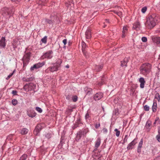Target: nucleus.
I'll return each instance as SVG.
<instances>
[{
  "label": "nucleus",
  "instance_id": "obj_1",
  "mask_svg": "<svg viewBox=\"0 0 160 160\" xmlns=\"http://www.w3.org/2000/svg\"><path fill=\"white\" fill-rule=\"evenodd\" d=\"M159 21H160V16L157 14H153L149 15L147 17L145 25L147 28L151 29L156 25L157 22Z\"/></svg>",
  "mask_w": 160,
  "mask_h": 160
},
{
  "label": "nucleus",
  "instance_id": "obj_2",
  "mask_svg": "<svg viewBox=\"0 0 160 160\" xmlns=\"http://www.w3.org/2000/svg\"><path fill=\"white\" fill-rule=\"evenodd\" d=\"M152 65L151 64L148 63H144L140 67V73L144 75H146L151 71Z\"/></svg>",
  "mask_w": 160,
  "mask_h": 160
},
{
  "label": "nucleus",
  "instance_id": "obj_3",
  "mask_svg": "<svg viewBox=\"0 0 160 160\" xmlns=\"http://www.w3.org/2000/svg\"><path fill=\"white\" fill-rule=\"evenodd\" d=\"M62 62V60L60 59H58L56 63H54L53 64V66L49 67L46 69L45 71V72L46 73H48L49 72H53L58 70L60 64Z\"/></svg>",
  "mask_w": 160,
  "mask_h": 160
},
{
  "label": "nucleus",
  "instance_id": "obj_4",
  "mask_svg": "<svg viewBox=\"0 0 160 160\" xmlns=\"http://www.w3.org/2000/svg\"><path fill=\"white\" fill-rule=\"evenodd\" d=\"M52 50H49L45 53L42 56V59L47 58L48 59H50L52 57Z\"/></svg>",
  "mask_w": 160,
  "mask_h": 160
},
{
  "label": "nucleus",
  "instance_id": "obj_5",
  "mask_svg": "<svg viewBox=\"0 0 160 160\" xmlns=\"http://www.w3.org/2000/svg\"><path fill=\"white\" fill-rule=\"evenodd\" d=\"M85 130H80L78 132L77 134L76 139L79 140L82 137H84L85 134H86V132L85 131Z\"/></svg>",
  "mask_w": 160,
  "mask_h": 160
},
{
  "label": "nucleus",
  "instance_id": "obj_6",
  "mask_svg": "<svg viewBox=\"0 0 160 160\" xmlns=\"http://www.w3.org/2000/svg\"><path fill=\"white\" fill-rule=\"evenodd\" d=\"M30 56V53H27L24 55L23 58V64H26L28 63L29 60Z\"/></svg>",
  "mask_w": 160,
  "mask_h": 160
},
{
  "label": "nucleus",
  "instance_id": "obj_7",
  "mask_svg": "<svg viewBox=\"0 0 160 160\" xmlns=\"http://www.w3.org/2000/svg\"><path fill=\"white\" fill-rule=\"evenodd\" d=\"M137 139L135 138L131 142L129 143L127 147V149L128 150L132 149L134 146L137 143Z\"/></svg>",
  "mask_w": 160,
  "mask_h": 160
},
{
  "label": "nucleus",
  "instance_id": "obj_8",
  "mask_svg": "<svg viewBox=\"0 0 160 160\" xmlns=\"http://www.w3.org/2000/svg\"><path fill=\"white\" fill-rule=\"evenodd\" d=\"M44 64L45 62H44L41 63H38L34 65L32 67H31L30 68V70L31 71L33 70L34 69H37L42 67L44 65Z\"/></svg>",
  "mask_w": 160,
  "mask_h": 160
},
{
  "label": "nucleus",
  "instance_id": "obj_9",
  "mask_svg": "<svg viewBox=\"0 0 160 160\" xmlns=\"http://www.w3.org/2000/svg\"><path fill=\"white\" fill-rule=\"evenodd\" d=\"M103 97V94L101 92L97 93L94 96L93 98L95 101L100 100Z\"/></svg>",
  "mask_w": 160,
  "mask_h": 160
},
{
  "label": "nucleus",
  "instance_id": "obj_10",
  "mask_svg": "<svg viewBox=\"0 0 160 160\" xmlns=\"http://www.w3.org/2000/svg\"><path fill=\"white\" fill-rule=\"evenodd\" d=\"M141 28V26L140 22L137 21L134 22L133 25V28L136 30H138L140 29Z\"/></svg>",
  "mask_w": 160,
  "mask_h": 160
},
{
  "label": "nucleus",
  "instance_id": "obj_11",
  "mask_svg": "<svg viewBox=\"0 0 160 160\" xmlns=\"http://www.w3.org/2000/svg\"><path fill=\"white\" fill-rule=\"evenodd\" d=\"M5 38L2 37L0 40V48H5L6 45Z\"/></svg>",
  "mask_w": 160,
  "mask_h": 160
},
{
  "label": "nucleus",
  "instance_id": "obj_12",
  "mask_svg": "<svg viewBox=\"0 0 160 160\" xmlns=\"http://www.w3.org/2000/svg\"><path fill=\"white\" fill-rule=\"evenodd\" d=\"M139 82H140V87L141 88H143L144 87V85L146 82L143 78H140L139 80Z\"/></svg>",
  "mask_w": 160,
  "mask_h": 160
},
{
  "label": "nucleus",
  "instance_id": "obj_13",
  "mask_svg": "<svg viewBox=\"0 0 160 160\" xmlns=\"http://www.w3.org/2000/svg\"><path fill=\"white\" fill-rule=\"evenodd\" d=\"M152 40L153 42L157 44H160V37L153 36Z\"/></svg>",
  "mask_w": 160,
  "mask_h": 160
},
{
  "label": "nucleus",
  "instance_id": "obj_14",
  "mask_svg": "<svg viewBox=\"0 0 160 160\" xmlns=\"http://www.w3.org/2000/svg\"><path fill=\"white\" fill-rule=\"evenodd\" d=\"M143 142V139H141L139 143L137 149V151L138 152L140 153L141 151V148L142 147Z\"/></svg>",
  "mask_w": 160,
  "mask_h": 160
},
{
  "label": "nucleus",
  "instance_id": "obj_15",
  "mask_svg": "<svg viewBox=\"0 0 160 160\" xmlns=\"http://www.w3.org/2000/svg\"><path fill=\"white\" fill-rule=\"evenodd\" d=\"M86 44L84 42L82 43V52L84 55L85 56L86 58H87L88 57V55H87V53L86 52L85 50V48H86Z\"/></svg>",
  "mask_w": 160,
  "mask_h": 160
},
{
  "label": "nucleus",
  "instance_id": "obj_16",
  "mask_svg": "<svg viewBox=\"0 0 160 160\" xmlns=\"http://www.w3.org/2000/svg\"><path fill=\"white\" fill-rule=\"evenodd\" d=\"M128 32V28L127 26H124L123 27V30L122 31V38H124L126 34Z\"/></svg>",
  "mask_w": 160,
  "mask_h": 160
},
{
  "label": "nucleus",
  "instance_id": "obj_17",
  "mask_svg": "<svg viewBox=\"0 0 160 160\" xmlns=\"http://www.w3.org/2000/svg\"><path fill=\"white\" fill-rule=\"evenodd\" d=\"M86 38L87 39H90L91 37V30L90 29H88L85 32Z\"/></svg>",
  "mask_w": 160,
  "mask_h": 160
},
{
  "label": "nucleus",
  "instance_id": "obj_18",
  "mask_svg": "<svg viewBox=\"0 0 160 160\" xmlns=\"http://www.w3.org/2000/svg\"><path fill=\"white\" fill-rule=\"evenodd\" d=\"M128 61V60L127 58H125L121 62V66L122 67H127V63Z\"/></svg>",
  "mask_w": 160,
  "mask_h": 160
},
{
  "label": "nucleus",
  "instance_id": "obj_19",
  "mask_svg": "<svg viewBox=\"0 0 160 160\" xmlns=\"http://www.w3.org/2000/svg\"><path fill=\"white\" fill-rule=\"evenodd\" d=\"M27 114L29 117L33 118L36 116V113L33 111H31L30 112H28Z\"/></svg>",
  "mask_w": 160,
  "mask_h": 160
},
{
  "label": "nucleus",
  "instance_id": "obj_20",
  "mask_svg": "<svg viewBox=\"0 0 160 160\" xmlns=\"http://www.w3.org/2000/svg\"><path fill=\"white\" fill-rule=\"evenodd\" d=\"M101 143V140L99 138L97 139L95 144V148L97 149L100 146Z\"/></svg>",
  "mask_w": 160,
  "mask_h": 160
},
{
  "label": "nucleus",
  "instance_id": "obj_21",
  "mask_svg": "<svg viewBox=\"0 0 160 160\" xmlns=\"http://www.w3.org/2000/svg\"><path fill=\"white\" fill-rule=\"evenodd\" d=\"M40 125H38L37 126L36 129L34 131V134L36 135H37L39 132V129H40Z\"/></svg>",
  "mask_w": 160,
  "mask_h": 160
},
{
  "label": "nucleus",
  "instance_id": "obj_22",
  "mask_svg": "<svg viewBox=\"0 0 160 160\" xmlns=\"http://www.w3.org/2000/svg\"><path fill=\"white\" fill-rule=\"evenodd\" d=\"M43 21H45V24H52L53 22V20H51L48 19H45L43 20Z\"/></svg>",
  "mask_w": 160,
  "mask_h": 160
},
{
  "label": "nucleus",
  "instance_id": "obj_23",
  "mask_svg": "<svg viewBox=\"0 0 160 160\" xmlns=\"http://www.w3.org/2000/svg\"><path fill=\"white\" fill-rule=\"evenodd\" d=\"M28 132V130L26 128H22L20 132V133L22 135H25L27 134Z\"/></svg>",
  "mask_w": 160,
  "mask_h": 160
},
{
  "label": "nucleus",
  "instance_id": "obj_24",
  "mask_svg": "<svg viewBox=\"0 0 160 160\" xmlns=\"http://www.w3.org/2000/svg\"><path fill=\"white\" fill-rule=\"evenodd\" d=\"M152 108L153 112H155L156 111L157 109V103L156 102H154L153 103Z\"/></svg>",
  "mask_w": 160,
  "mask_h": 160
},
{
  "label": "nucleus",
  "instance_id": "obj_25",
  "mask_svg": "<svg viewBox=\"0 0 160 160\" xmlns=\"http://www.w3.org/2000/svg\"><path fill=\"white\" fill-rule=\"evenodd\" d=\"M103 67V65H101L100 66H98V65H96L95 68V70L97 71H100L101 69Z\"/></svg>",
  "mask_w": 160,
  "mask_h": 160
},
{
  "label": "nucleus",
  "instance_id": "obj_26",
  "mask_svg": "<svg viewBox=\"0 0 160 160\" xmlns=\"http://www.w3.org/2000/svg\"><path fill=\"white\" fill-rule=\"evenodd\" d=\"M114 131L116 132L115 133L116 136L117 137H118L119 136L120 133V131H118L117 128H116L114 129Z\"/></svg>",
  "mask_w": 160,
  "mask_h": 160
},
{
  "label": "nucleus",
  "instance_id": "obj_27",
  "mask_svg": "<svg viewBox=\"0 0 160 160\" xmlns=\"http://www.w3.org/2000/svg\"><path fill=\"white\" fill-rule=\"evenodd\" d=\"M47 37L46 36H45L42 39L41 41L42 42L46 43L47 42Z\"/></svg>",
  "mask_w": 160,
  "mask_h": 160
},
{
  "label": "nucleus",
  "instance_id": "obj_28",
  "mask_svg": "<svg viewBox=\"0 0 160 160\" xmlns=\"http://www.w3.org/2000/svg\"><path fill=\"white\" fill-rule=\"evenodd\" d=\"M27 158V155L26 154H24L21 157L19 160H26Z\"/></svg>",
  "mask_w": 160,
  "mask_h": 160
},
{
  "label": "nucleus",
  "instance_id": "obj_29",
  "mask_svg": "<svg viewBox=\"0 0 160 160\" xmlns=\"http://www.w3.org/2000/svg\"><path fill=\"white\" fill-rule=\"evenodd\" d=\"M128 139V136L127 135H125V137L123 139V142L122 144H123L125 142H127Z\"/></svg>",
  "mask_w": 160,
  "mask_h": 160
},
{
  "label": "nucleus",
  "instance_id": "obj_30",
  "mask_svg": "<svg viewBox=\"0 0 160 160\" xmlns=\"http://www.w3.org/2000/svg\"><path fill=\"white\" fill-rule=\"evenodd\" d=\"M12 103L14 105H16L18 104V101L16 99H13L12 100Z\"/></svg>",
  "mask_w": 160,
  "mask_h": 160
},
{
  "label": "nucleus",
  "instance_id": "obj_31",
  "mask_svg": "<svg viewBox=\"0 0 160 160\" xmlns=\"http://www.w3.org/2000/svg\"><path fill=\"white\" fill-rule=\"evenodd\" d=\"M72 99L73 102H76L77 101L78 97L76 96H74L72 97Z\"/></svg>",
  "mask_w": 160,
  "mask_h": 160
},
{
  "label": "nucleus",
  "instance_id": "obj_32",
  "mask_svg": "<svg viewBox=\"0 0 160 160\" xmlns=\"http://www.w3.org/2000/svg\"><path fill=\"white\" fill-rule=\"evenodd\" d=\"M151 125V122L150 121H148L146 125L147 128H148Z\"/></svg>",
  "mask_w": 160,
  "mask_h": 160
},
{
  "label": "nucleus",
  "instance_id": "obj_33",
  "mask_svg": "<svg viewBox=\"0 0 160 160\" xmlns=\"http://www.w3.org/2000/svg\"><path fill=\"white\" fill-rule=\"evenodd\" d=\"M159 121V119L158 117H157L156 118L155 122L153 123V125L155 126L156 123H158Z\"/></svg>",
  "mask_w": 160,
  "mask_h": 160
},
{
  "label": "nucleus",
  "instance_id": "obj_34",
  "mask_svg": "<svg viewBox=\"0 0 160 160\" xmlns=\"http://www.w3.org/2000/svg\"><path fill=\"white\" fill-rule=\"evenodd\" d=\"M144 109L146 111H148L149 110V107L147 105H145L144 107Z\"/></svg>",
  "mask_w": 160,
  "mask_h": 160
},
{
  "label": "nucleus",
  "instance_id": "obj_35",
  "mask_svg": "<svg viewBox=\"0 0 160 160\" xmlns=\"http://www.w3.org/2000/svg\"><path fill=\"white\" fill-rule=\"evenodd\" d=\"M90 118V115L89 113L88 112L86 114L85 118L86 119H89Z\"/></svg>",
  "mask_w": 160,
  "mask_h": 160
},
{
  "label": "nucleus",
  "instance_id": "obj_36",
  "mask_svg": "<svg viewBox=\"0 0 160 160\" xmlns=\"http://www.w3.org/2000/svg\"><path fill=\"white\" fill-rule=\"evenodd\" d=\"M147 10V8L146 7H145L141 9V11L143 13H144Z\"/></svg>",
  "mask_w": 160,
  "mask_h": 160
},
{
  "label": "nucleus",
  "instance_id": "obj_37",
  "mask_svg": "<svg viewBox=\"0 0 160 160\" xmlns=\"http://www.w3.org/2000/svg\"><path fill=\"white\" fill-rule=\"evenodd\" d=\"M36 109L40 113H41L42 112V109L38 107H36Z\"/></svg>",
  "mask_w": 160,
  "mask_h": 160
},
{
  "label": "nucleus",
  "instance_id": "obj_38",
  "mask_svg": "<svg viewBox=\"0 0 160 160\" xmlns=\"http://www.w3.org/2000/svg\"><path fill=\"white\" fill-rule=\"evenodd\" d=\"M142 40L143 42H146L147 41V38L145 37H142Z\"/></svg>",
  "mask_w": 160,
  "mask_h": 160
},
{
  "label": "nucleus",
  "instance_id": "obj_39",
  "mask_svg": "<svg viewBox=\"0 0 160 160\" xmlns=\"http://www.w3.org/2000/svg\"><path fill=\"white\" fill-rule=\"evenodd\" d=\"M71 95H68L66 96V99L68 100H70L71 98Z\"/></svg>",
  "mask_w": 160,
  "mask_h": 160
},
{
  "label": "nucleus",
  "instance_id": "obj_40",
  "mask_svg": "<svg viewBox=\"0 0 160 160\" xmlns=\"http://www.w3.org/2000/svg\"><path fill=\"white\" fill-rule=\"evenodd\" d=\"M13 72H12V73L10 74H9L8 77H7V78H6V79L7 80H8V79H9L12 76V75H13Z\"/></svg>",
  "mask_w": 160,
  "mask_h": 160
},
{
  "label": "nucleus",
  "instance_id": "obj_41",
  "mask_svg": "<svg viewBox=\"0 0 160 160\" xmlns=\"http://www.w3.org/2000/svg\"><path fill=\"white\" fill-rule=\"evenodd\" d=\"M17 92L16 90H13L12 92V93L14 95H17Z\"/></svg>",
  "mask_w": 160,
  "mask_h": 160
},
{
  "label": "nucleus",
  "instance_id": "obj_42",
  "mask_svg": "<svg viewBox=\"0 0 160 160\" xmlns=\"http://www.w3.org/2000/svg\"><path fill=\"white\" fill-rule=\"evenodd\" d=\"M157 138L158 142H160V134H158L157 136Z\"/></svg>",
  "mask_w": 160,
  "mask_h": 160
},
{
  "label": "nucleus",
  "instance_id": "obj_43",
  "mask_svg": "<svg viewBox=\"0 0 160 160\" xmlns=\"http://www.w3.org/2000/svg\"><path fill=\"white\" fill-rule=\"evenodd\" d=\"M103 132L104 133H106L107 132H108V130L106 128H104L103 129Z\"/></svg>",
  "mask_w": 160,
  "mask_h": 160
},
{
  "label": "nucleus",
  "instance_id": "obj_44",
  "mask_svg": "<svg viewBox=\"0 0 160 160\" xmlns=\"http://www.w3.org/2000/svg\"><path fill=\"white\" fill-rule=\"evenodd\" d=\"M62 42L64 43V45L65 46L66 45V43H67V39H64L62 41Z\"/></svg>",
  "mask_w": 160,
  "mask_h": 160
},
{
  "label": "nucleus",
  "instance_id": "obj_45",
  "mask_svg": "<svg viewBox=\"0 0 160 160\" xmlns=\"http://www.w3.org/2000/svg\"><path fill=\"white\" fill-rule=\"evenodd\" d=\"M156 97H158L159 98H158V101H159L160 100V98L159 97V95L158 93H157V94L156 95L155 98H156Z\"/></svg>",
  "mask_w": 160,
  "mask_h": 160
},
{
  "label": "nucleus",
  "instance_id": "obj_46",
  "mask_svg": "<svg viewBox=\"0 0 160 160\" xmlns=\"http://www.w3.org/2000/svg\"><path fill=\"white\" fill-rule=\"evenodd\" d=\"M100 126V124L99 123L97 124V123L95 126V128H98V127H99Z\"/></svg>",
  "mask_w": 160,
  "mask_h": 160
},
{
  "label": "nucleus",
  "instance_id": "obj_47",
  "mask_svg": "<svg viewBox=\"0 0 160 160\" xmlns=\"http://www.w3.org/2000/svg\"><path fill=\"white\" fill-rule=\"evenodd\" d=\"M46 137L48 138H51V135L49 134H47L46 135Z\"/></svg>",
  "mask_w": 160,
  "mask_h": 160
},
{
  "label": "nucleus",
  "instance_id": "obj_48",
  "mask_svg": "<svg viewBox=\"0 0 160 160\" xmlns=\"http://www.w3.org/2000/svg\"><path fill=\"white\" fill-rule=\"evenodd\" d=\"M103 82L102 81L100 82H99L98 84L99 85L101 86L103 84Z\"/></svg>",
  "mask_w": 160,
  "mask_h": 160
},
{
  "label": "nucleus",
  "instance_id": "obj_49",
  "mask_svg": "<svg viewBox=\"0 0 160 160\" xmlns=\"http://www.w3.org/2000/svg\"><path fill=\"white\" fill-rule=\"evenodd\" d=\"M104 23H106V24L107 23H109V20L108 19H106V21Z\"/></svg>",
  "mask_w": 160,
  "mask_h": 160
},
{
  "label": "nucleus",
  "instance_id": "obj_50",
  "mask_svg": "<svg viewBox=\"0 0 160 160\" xmlns=\"http://www.w3.org/2000/svg\"><path fill=\"white\" fill-rule=\"evenodd\" d=\"M92 91V90L91 89H89L88 91V92L87 93V94H89V92H90V91Z\"/></svg>",
  "mask_w": 160,
  "mask_h": 160
},
{
  "label": "nucleus",
  "instance_id": "obj_51",
  "mask_svg": "<svg viewBox=\"0 0 160 160\" xmlns=\"http://www.w3.org/2000/svg\"><path fill=\"white\" fill-rule=\"evenodd\" d=\"M104 25L103 26V28H105L106 27V26H107V25L105 23H104Z\"/></svg>",
  "mask_w": 160,
  "mask_h": 160
},
{
  "label": "nucleus",
  "instance_id": "obj_52",
  "mask_svg": "<svg viewBox=\"0 0 160 160\" xmlns=\"http://www.w3.org/2000/svg\"><path fill=\"white\" fill-rule=\"evenodd\" d=\"M23 80L24 81H28V80H27L25 78H23Z\"/></svg>",
  "mask_w": 160,
  "mask_h": 160
},
{
  "label": "nucleus",
  "instance_id": "obj_53",
  "mask_svg": "<svg viewBox=\"0 0 160 160\" xmlns=\"http://www.w3.org/2000/svg\"><path fill=\"white\" fill-rule=\"evenodd\" d=\"M66 67L67 68H69V65H67L66 66Z\"/></svg>",
  "mask_w": 160,
  "mask_h": 160
},
{
  "label": "nucleus",
  "instance_id": "obj_54",
  "mask_svg": "<svg viewBox=\"0 0 160 160\" xmlns=\"http://www.w3.org/2000/svg\"><path fill=\"white\" fill-rule=\"evenodd\" d=\"M158 132L159 134H160V129H158Z\"/></svg>",
  "mask_w": 160,
  "mask_h": 160
},
{
  "label": "nucleus",
  "instance_id": "obj_55",
  "mask_svg": "<svg viewBox=\"0 0 160 160\" xmlns=\"http://www.w3.org/2000/svg\"><path fill=\"white\" fill-rule=\"evenodd\" d=\"M12 44H13V45L15 47H16V46H15V45H14V43H12Z\"/></svg>",
  "mask_w": 160,
  "mask_h": 160
},
{
  "label": "nucleus",
  "instance_id": "obj_56",
  "mask_svg": "<svg viewBox=\"0 0 160 160\" xmlns=\"http://www.w3.org/2000/svg\"><path fill=\"white\" fill-rule=\"evenodd\" d=\"M34 85L33 84V83H31L30 84V85L32 86V85Z\"/></svg>",
  "mask_w": 160,
  "mask_h": 160
},
{
  "label": "nucleus",
  "instance_id": "obj_57",
  "mask_svg": "<svg viewBox=\"0 0 160 160\" xmlns=\"http://www.w3.org/2000/svg\"><path fill=\"white\" fill-rule=\"evenodd\" d=\"M160 66V63H159V65H158V66Z\"/></svg>",
  "mask_w": 160,
  "mask_h": 160
},
{
  "label": "nucleus",
  "instance_id": "obj_58",
  "mask_svg": "<svg viewBox=\"0 0 160 160\" xmlns=\"http://www.w3.org/2000/svg\"><path fill=\"white\" fill-rule=\"evenodd\" d=\"M159 58L160 59V55L159 56Z\"/></svg>",
  "mask_w": 160,
  "mask_h": 160
}]
</instances>
